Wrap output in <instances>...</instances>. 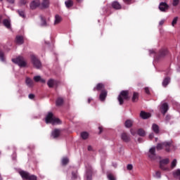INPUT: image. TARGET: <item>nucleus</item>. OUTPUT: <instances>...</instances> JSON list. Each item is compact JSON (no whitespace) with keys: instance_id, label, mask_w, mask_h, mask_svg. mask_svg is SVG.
<instances>
[{"instance_id":"nucleus-1","label":"nucleus","mask_w":180,"mask_h":180,"mask_svg":"<svg viewBox=\"0 0 180 180\" xmlns=\"http://www.w3.org/2000/svg\"><path fill=\"white\" fill-rule=\"evenodd\" d=\"M46 124L51 123V124H60V119L56 117L53 112H49L45 118Z\"/></svg>"},{"instance_id":"nucleus-2","label":"nucleus","mask_w":180,"mask_h":180,"mask_svg":"<svg viewBox=\"0 0 180 180\" xmlns=\"http://www.w3.org/2000/svg\"><path fill=\"white\" fill-rule=\"evenodd\" d=\"M172 146V141H169L168 142H164L162 143H158L156 146V149L160 151V150H162V148H165L166 151H169L170 147Z\"/></svg>"},{"instance_id":"nucleus-3","label":"nucleus","mask_w":180,"mask_h":180,"mask_svg":"<svg viewBox=\"0 0 180 180\" xmlns=\"http://www.w3.org/2000/svg\"><path fill=\"white\" fill-rule=\"evenodd\" d=\"M129 99V91H122L120 94L117 100L120 102V105H123L124 103V101H127Z\"/></svg>"},{"instance_id":"nucleus-4","label":"nucleus","mask_w":180,"mask_h":180,"mask_svg":"<svg viewBox=\"0 0 180 180\" xmlns=\"http://www.w3.org/2000/svg\"><path fill=\"white\" fill-rule=\"evenodd\" d=\"M19 174L22 176V179L37 180V177L36 176L30 175L27 172L20 171Z\"/></svg>"},{"instance_id":"nucleus-5","label":"nucleus","mask_w":180,"mask_h":180,"mask_svg":"<svg viewBox=\"0 0 180 180\" xmlns=\"http://www.w3.org/2000/svg\"><path fill=\"white\" fill-rule=\"evenodd\" d=\"M169 164V159L165 158L162 159L160 161V169H162V171H169V167H168L167 165Z\"/></svg>"},{"instance_id":"nucleus-6","label":"nucleus","mask_w":180,"mask_h":180,"mask_svg":"<svg viewBox=\"0 0 180 180\" xmlns=\"http://www.w3.org/2000/svg\"><path fill=\"white\" fill-rule=\"evenodd\" d=\"M31 61L34 67V68H37V70H39V68H41V62L34 55H31Z\"/></svg>"},{"instance_id":"nucleus-7","label":"nucleus","mask_w":180,"mask_h":180,"mask_svg":"<svg viewBox=\"0 0 180 180\" xmlns=\"http://www.w3.org/2000/svg\"><path fill=\"white\" fill-rule=\"evenodd\" d=\"M13 63L18 64L19 67H26V61L23 57H18L17 58L12 59Z\"/></svg>"},{"instance_id":"nucleus-8","label":"nucleus","mask_w":180,"mask_h":180,"mask_svg":"<svg viewBox=\"0 0 180 180\" xmlns=\"http://www.w3.org/2000/svg\"><path fill=\"white\" fill-rule=\"evenodd\" d=\"M160 110L162 113L165 115V113L168 112V103H162L160 107Z\"/></svg>"},{"instance_id":"nucleus-9","label":"nucleus","mask_w":180,"mask_h":180,"mask_svg":"<svg viewBox=\"0 0 180 180\" xmlns=\"http://www.w3.org/2000/svg\"><path fill=\"white\" fill-rule=\"evenodd\" d=\"M40 5H41L40 0H34L30 3V9H36V8H38Z\"/></svg>"},{"instance_id":"nucleus-10","label":"nucleus","mask_w":180,"mask_h":180,"mask_svg":"<svg viewBox=\"0 0 180 180\" xmlns=\"http://www.w3.org/2000/svg\"><path fill=\"white\" fill-rule=\"evenodd\" d=\"M86 179L92 180V167H89L86 170Z\"/></svg>"},{"instance_id":"nucleus-11","label":"nucleus","mask_w":180,"mask_h":180,"mask_svg":"<svg viewBox=\"0 0 180 180\" xmlns=\"http://www.w3.org/2000/svg\"><path fill=\"white\" fill-rule=\"evenodd\" d=\"M168 8H169V6L165 2H162L159 5V9L161 12H166L168 11Z\"/></svg>"},{"instance_id":"nucleus-12","label":"nucleus","mask_w":180,"mask_h":180,"mask_svg":"<svg viewBox=\"0 0 180 180\" xmlns=\"http://www.w3.org/2000/svg\"><path fill=\"white\" fill-rule=\"evenodd\" d=\"M155 147H152L149 150L148 157L151 160H155Z\"/></svg>"},{"instance_id":"nucleus-13","label":"nucleus","mask_w":180,"mask_h":180,"mask_svg":"<svg viewBox=\"0 0 180 180\" xmlns=\"http://www.w3.org/2000/svg\"><path fill=\"white\" fill-rule=\"evenodd\" d=\"M120 137L122 141H124L125 143L130 141V136L126 132H122Z\"/></svg>"},{"instance_id":"nucleus-14","label":"nucleus","mask_w":180,"mask_h":180,"mask_svg":"<svg viewBox=\"0 0 180 180\" xmlns=\"http://www.w3.org/2000/svg\"><path fill=\"white\" fill-rule=\"evenodd\" d=\"M61 131L60 129H54L51 133V137L57 139L60 136Z\"/></svg>"},{"instance_id":"nucleus-15","label":"nucleus","mask_w":180,"mask_h":180,"mask_svg":"<svg viewBox=\"0 0 180 180\" xmlns=\"http://www.w3.org/2000/svg\"><path fill=\"white\" fill-rule=\"evenodd\" d=\"M140 116L142 119H148V117H151V114L150 112L141 111L140 113Z\"/></svg>"},{"instance_id":"nucleus-16","label":"nucleus","mask_w":180,"mask_h":180,"mask_svg":"<svg viewBox=\"0 0 180 180\" xmlns=\"http://www.w3.org/2000/svg\"><path fill=\"white\" fill-rule=\"evenodd\" d=\"M106 96H108V91L105 90H103L100 94V101H103L106 99Z\"/></svg>"},{"instance_id":"nucleus-17","label":"nucleus","mask_w":180,"mask_h":180,"mask_svg":"<svg viewBox=\"0 0 180 180\" xmlns=\"http://www.w3.org/2000/svg\"><path fill=\"white\" fill-rule=\"evenodd\" d=\"M63 20V18L60 16L59 15H55V20H54V25H59V23H61V21Z\"/></svg>"},{"instance_id":"nucleus-18","label":"nucleus","mask_w":180,"mask_h":180,"mask_svg":"<svg viewBox=\"0 0 180 180\" xmlns=\"http://www.w3.org/2000/svg\"><path fill=\"white\" fill-rule=\"evenodd\" d=\"M3 25L5 26L7 29H11V20L9 19H4L3 20Z\"/></svg>"},{"instance_id":"nucleus-19","label":"nucleus","mask_w":180,"mask_h":180,"mask_svg":"<svg viewBox=\"0 0 180 180\" xmlns=\"http://www.w3.org/2000/svg\"><path fill=\"white\" fill-rule=\"evenodd\" d=\"M152 130L153 131H154V133H155L156 134H158V133H160V127H158L157 124H153L152 125Z\"/></svg>"},{"instance_id":"nucleus-20","label":"nucleus","mask_w":180,"mask_h":180,"mask_svg":"<svg viewBox=\"0 0 180 180\" xmlns=\"http://www.w3.org/2000/svg\"><path fill=\"white\" fill-rule=\"evenodd\" d=\"M57 84V82L53 79H51L48 81L47 85L49 86V88H53L56 84Z\"/></svg>"},{"instance_id":"nucleus-21","label":"nucleus","mask_w":180,"mask_h":180,"mask_svg":"<svg viewBox=\"0 0 180 180\" xmlns=\"http://www.w3.org/2000/svg\"><path fill=\"white\" fill-rule=\"evenodd\" d=\"M17 44H23V37L18 35L15 39Z\"/></svg>"},{"instance_id":"nucleus-22","label":"nucleus","mask_w":180,"mask_h":180,"mask_svg":"<svg viewBox=\"0 0 180 180\" xmlns=\"http://www.w3.org/2000/svg\"><path fill=\"white\" fill-rule=\"evenodd\" d=\"M105 88V86L102 83H99L94 88V91H102Z\"/></svg>"},{"instance_id":"nucleus-23","label":"nucleus","mask_w":180,"mask_h":180,"mask_svg":"<svg viewBox=\"0 0 180 180\" xmlns=\"http://www.w3.org/2000/svg\"><path fill=\"white\" fill-rule=\"evenodd\" d=\"M169 82H171V78H169V77L165 78L162 82V86H164L165 88L167 86V85H168V84H169Z\"/></svg>"},{"instance_id":"nucleus-24","label":"nucleus","mask_w":180,"mask_h":180,"mask_svg":"<svg viewBox=\"0 0 180 180\" xmlns=\"http://www.w3.org/2000/svg\"><path fill=\"white\" fill-rule=\"evenodd\" d=\"M49 5H50V1L49 0H42V2L41 3L42 8H49Z\"/></svg>"},{"instance_id":"nucleus-25","label":"nucleus","mask_w":180,"mask_h":180,"mask_svg":"<svg viewBox=\"0 0 180 180\" xmlns=\"http://www.w3.org/2000/svg\"><path fill=\"white\" fill-rule=\"evenodd\" d=\"M25 84L27 85V86L32 87L33 86V80L29 77H27L25 79Z\"/></svg>"},{"instance_id":"nucleus-26","label":"nucleus","mask_w":180,"mask_h":180,"mask_svg":"<svg viewBox=\"0 0 180 180\" xmlns=\"http://www.w3.org/2000/svg\"><path fill=\"white\" fill-rule=\"evenodd\" d=\"M112 8H114V9H121L122 8V6H120V4H119V2L117 1H114L112 4Z\"/></svg>"},{"instance_id":"nucleus-27","label":"nucleus","mask_w":180,"mask_h":180,"mask_svg":"<svg viewBox=\"0 0 180 180\" xmlns=\"http://www.w3.org/2000/svg\"><path fill=\"white\" fill-rule=\"evenodd\" d=\"M176 164H178V161L176 159H174L170 164V167H169V169H174V168L176 167Z\"/></svg>"},{"instance_id":"nucleus-28","label":"nucleus","mask_w":180,"mask_h":180,"mask_svg":"<svg viewBox=\"0 0 180 180\" xmlns=\"http://www.w3.org/2000/svg\"><path fill=\"white\" fill-rule=\"evenodd\" d=\"M34 81H35V82H39V81H40V82H42L43 84L46 82V80H44V79H41V77L40 76L34 77Z\"/></svg>"},{"instance_id":"nucleus-29","label":"nucleus","mask_w":180,"mask_h":180,"mask_svg":"<svg viewBox=\"0 0 180 180\" xmlns=\"http://www.w3.org/2000/svg\"><path fill=\"white\" fill-rule=\"evenodd\" d=\"M81 137L83 139V140H86V139L89 137V134L86 131H83L81 133Z\"/></svg>"},{"instance_id":"nucleus-30","label":"nucleus","mask_w":180,"mask_h":180,"mask_svg":"<svg viewBox=\"0 0 180 180\" xmlns=\"http://www.w3.org/2000/svg\"><path fill=\"white\" fill-rule=\"evenodd\" d=\"M174 178H178L180 180V169H176L173 172Z\"/></svg>"},{"instance_id":"nucleus-31","label":"nucleus","mask_w":180,"mask_h":180,"mask_svg":"<svg viewBox=\"0 0 180 180\" xmlns=\"http://www.w3.org/2000/svg\"><path fill=\"white\" fill-rule=\"evenodd\" d=\"M66 8H71L74 5L72 0H68L65 2Z\"/></svg>"},{"instance_id":"nucleus-32","label":"nucleus","mask_w":180,"mask_h":180,"mask_svg":"<svg viewBox=\"0 0 180 180\" xmlns=\"http://www.w3.org/2000/svg\"><path fill=\"white\" fill-rule=\"evenodd\" d=\"M131 126H133V120H127L125 122V127H131Z\"/></svg>"},{"instance_id":"nucleus-33","label":"nucleus","mask_w":180,"mask_h":180,"mask_svg":"<svg viewBox=\"0 0 180 180\" xmlns=\"http://www.w3.org/2000/svg\"><path fill=\"white\" fill-rule=\"evenodd\" d=\"M63 103H64V100H63L62 98H58L56 100V106H61V105H63Z\"/></svg>"},{"instance_id":"nucleus-34","label":"nucleus","mask_w":180,"mask_h":180,"mask_svg":"<svg viewBox=\"0 0 180 180\" xmlns=\"http://www.w3.org/2000/svg\"><path fill=\"white\" fill-rule=\"evenodd\" d=\"M138 100H139V94L134 92L132 97V101L137 102Z\"/></svg>"},{"instance_id":"nucleus-35","label":"nucleus","mask_w":180,"mask_h":180,"mask_svg":"<svg viewBox=\"0 0 180 180\" xmlns=\"http://www.w3.org/2000/svg\"><path fill=\"white\" fill-rule=\"evenodd\" d=\"M138 134L139 136H141L142 137H143V136H146V131H144V129H140L138 131Z\"/></svg>"},{"instance_id":"nucleus-36","label":"nucleus","mask_w":180,"mask_h":180,"mask_svg":"<svg viewBox=\"0 0 180 180\" xmlns=\"http://www.w3.org/2000/svg\"><path fill=\"white\" fill-rule=\"evenodd\" d=\"M41 25L42 26H47L48 25L47 22H46V19L43 17H41Z\"/></svg>"},{"instance_id":"nucleus-37","label":"nucleus","mask_w":180,"mask_h":180,"mask_svg":"<svg viewBox=\"0 0 180 180\" xmlns=\"http://www.w3.org/2000/svg\"><path fill=\"white\" fill-rule=\"evenodd\" d=\"M0 60L1 61H3V62L5 61V56L2 51H0Z\"/></svg>"},{"instance_id":"nucleus-38","label":"nucleus","mask_w":180,"mask_h":180,"mask_svg":"<svg viewBox=\"0 0 180 180\" xmlns=\"http://www.w3.org/2000/svg\"><path fill=\"white\" fill-rule=\"evenodd\" d=\"M68 158H64L63 160H62V164L63 165H67V164H68Z\"/></svg>"},{"instance_id":"nucleus-39","label":"nucleus","mask_w":180,"mask_h":180,"mask_svg":"<svg viewBox=\"0 0 180 180\" xmlns=\"http://www.w3.org/2000/svg\"><path fill=\"white\" fill-rule=\"evenodd\" d=\"M177 22H178V17H175L172 22V26L173 27L175 26Z\"/></svg>"},{"instance_id":"nucleus-40","label":"nucleus","mask_w":180,"mask_h":180,"mask_svg":"<svg viewBox=\"0 0 180 180\" xmlns=\"http://www.w3.org/2000/svg\"><path fill=\"white\" fill-rule=\"evenodd\" d=\"M18 15L21 16V18H26V15L25 14V11H18Z\"/></svg>"},{"instance_id":"nucleus-41","label":"nucleus","mask_w":180,"mask_h":180,"mask_svg":"<svg viewBox=\"0 0 180 180\" xmlns=\"http://www.w3.org/2000/svg\"><path fill=\"white\" fill-rule=\"evenodd\" d=\"M108 179L109 180H116V178H115V176H113L112 174H108Z\"/></svg>"},{"instance_id":"nucleus-42","label":"nucleus","mask_w":180,"mask_h":180,"mask_svg":"<svg viewBox=\"0 0 180 180\" xmlns=\"http://www.w3.org/2000/svg\"><path fill=\"white\" fill-rule=\"evenodd\" d=\"M77 171L72 172V179H77Z\"/></svg>"},{"instance_id":"nucleus-43","label":"nucleus","mask_w":180,"mask_h":180,"mask_svg":"<svg viewBox=\"0 0 180 180\" xmlns=\"http://www.w3.org/2000/svg\"><path fill=\"white\" fill-rule=\"evenodd\" d=\"M154 177H155V178H158V179L161 178V172H155V174L154 175Z\"/></svg>"},{"instance_id":"nucleus-44","label":"nucleus","mask_w":180,"mask_h":180,"mask_svg":"<svg viewBox=\"0 0 180 180\" xmlns=\"http://www.w3.org/2000/svg\"><path fill=\"white\" fill-rule=\"evenodd\" d=\"M178 4H179V0H173V3H172L173 6H178Z\"/></svg>"},{"instance_id":"nucleus-45","label":"nucleus","mask_w":180,"mask_h":180,"mask_svg":"<svg viewBox=\"0 0 180 180\" xmlns=\"http://www.w3.org/2000/svg\"><path fill=\"white\" fill-rule=\"evenodd\" d=\"M127 168L129 171H131L133 169V165H128Z\"/></svg>"},{"instance_id":"nucleus-46","label":"nucleus","mask_w":180,"mask_h":180,"mask_svg":"<svg viewBox=\"0 0 180 180\" xmlns=\"http://www.w3.org/2000/svg\"><path fill=\"white\" fill-rule=\"evenodd\" d=\"M171 120V116L170 115H167L165 117L166 122H169Z\"/></svg>"},{"instance_id":"nucleus-47","label":"nucleus","mask_w":180,"mask_h":180,"mask_svg":"<svg viewBox=\"0 0 180 180\" xmlns=\"http://www.w3.org/2000/svg\"><path fill=\"white\" fill-rule=\"evenodd\" d=\"M164 23H165V20H162L160 21L159 25H160V26H162V25H164Z\"/></svg>"},{"instance_id":"nucleus-48","label":"nucleus","mask_w":180,"mask_h":180,"mask_svg":"<svg viewBox=\"0 0 180 180\" xmlns=\"http://www.w3.org/2000/svg\"><path fill=\"white\" fill-rule=\"evenodd\" d=\"M145 92H146V94H150V89H148V87H146L145 88Z\"/></svg>"},{"instance_id":"nucleus-49","label":"nucleus","mask_w":180,"mask_h":180,"mask_svg":"<svg viewBox=\"0 0 180 180\" xmlns=\"http://www.w3.org/2000/svg\"><path fill=\"white\" fill-rule=\"evenodd\" d=\"M123 1L124 2V4H131V0H123Z\"/></svg>"},{"instance_id":"nucleus-50","label":"nucleus","mask_w":180,"mask_h":180,"mask_svg":"<svg viewBox=\"0 0 180 180\" xmlns=\"http://www.w3.org/2000/svg\"><path fill=\"white\" fill-rule=\"evenodd\" d=\"M165 54H167V51H162V52L160 53V56H165Z\"/></svg>"},{"instance_id":"nucleus-51","label":"nucleus","mask_w":180,"mask_h":180,"mask_svg":"<svg viewBox=\"0 0 180 180\" xmlns=\"http://www.w3.org/2000/svg\"><path fill=\"white\" fill-rule=\"evenodd\" d=\"M150 54H155V51L154 50H149Z\"/></svg>"},{"instance_id":"nucleus-52","label":"nucleus","mask_w":180,"mask_h":180,"mask_svg":"<svg viewBox=\"0 0 180 180\" xmlns=\"http://www.w3.org/2000/svg\"><path fill=\"white\" fill-rule=\"evenodd\" d=\"M29 98H30V99H33L34 98V94H30Z\"/></svg>"},{"instance_id":"nucleus-53","label":"nucleus","mask_w":180,"mask_h":180,"mask_svg":"<svg viewBox=\"0 0 180 180\" xmlns=\"http://www.w3.org/2000/svg\"><path fill=\"white\" fill-rule=\"evenodd\" d=\"M87 150H88L89 151H92V146H89L88 148H87Z\"/></svg>"},{"instance_id":"nucleus-54","label":"nucleus","mask_w":180,"mask_h":180,"mask_svg":"<svg viewBox=\"0 0 180 180\" xmlns=\"http://www.w3.org/2000/svg\"><path fill=\"white\" fill-rule=\"evenodd\" d=\"M98 130H100L99 133H102V130H103V128L102 127H99Z\"/></svg>"},{"instance_id":"nucleus-55","label":"nucleus","mask_w":180,"mask_h":180,"mask_svg":"<svg viewBox=\"0 0 180 180\" xmlns=\"http://www.w3.org/2000/svg\"><path fill=\"white\" fill-rule=\"evenodd\" d=\"M8 2H9V4H14V2H15V0H7Z\"/></svg>"},{"instance_id":"nucleus-56","label":"nucleus","mask_w":180,"mask_h":180,"mask_svg":"<svg viewBox=\"0 0 180 180\" xmlns=\"http://www.w3.org/2000/svg\"><path fill=\"white\" fill-rule=\"evenodd\" d=\"M149 138H150V139H153V138H154V134H150L149 135Z\"/></svg>"},{"instance_id":"nucleus-57","label":"nucleus","mask_w":180,"mask_h":180,"mask_svg":"<svg viewBox=\"0 0 180 180\" xmlns=\"http://www.w3.org/2000/svg\"><path fill=\"white\" fill-rule=\"evenodd\" d=\"M131 134L134 136V134H136V133H134V131H133V129H131Z\"/></svg>"},{"instance_id":"nucleus-58","label":"nucleus","mask_w":180,"mask_h":180,"mask_svg":"<svg viewBox=\"0 0 180 180\" xmlns=\"http://www.w3.org/2000/svg\"><path fill=\"white\" fill-rule=\"evenodd\" d=\"M0 23H2V15H0Z\"/></svg>"},{"instance_id":"nucleus-59","label":"nucleus","mask_w":180,"mask_h":180,"mask_svg":"<svg viewBox=\"0 0 180 180\" xmlns=\"http://www.w3.org/2000/svg\"><path fill=\"white\" fill-rule=\"evenodd\" d=\"M91 101H92V98H89V99H88V103H91Z\"/></svg>"},{"instance_id":"nucleus-60","label":"nucleus","mask_w":180,"mask_h":180,"mask_svg":"<svg viewBox=\"0 0 180 180\" xmlns=\"http://www.w3.org/2000/svg\"><path fill=\"white\" fill-rule=\"evenodd\" d=\"M77 2H78L79 4H80V2H82V0H77Z\"/></svg>"},{"instance_id":"nucleus-61","label":"nucleus","mask_w":180,"mask_h":180,"mask_svg":"<svg viewBox=\"0 0 180 180\" xmlns=\"http://www.w3.org/2000/svg\"><path fill=\"white\" fill-rule=\"evenodd\" d=\"M139 143H141V139H138Z\"/></svg>"},{"instance_id":"nucleus-62","label":"nucleus","mask_w":180,"mask_h":180,"mask_svg":"<svg viewBox=\"0 0 180 180\" xmlns=\"http://www.w3.org/2000/svg\"><path fill=\"white\" fill-rule=\"evenodd\" d=\"M21 2H22V4H25V0H22Z\"/></svg>"},{"instance_id":"nucleus-63","label":"nucleus","mask_w":180,"mask_h":180,"mask_svg":"<svg viewBox=\"0 0 180 180\" xmlns=\"http://www.w3.org/2000/svg\"><path fill=\"white\" fill-rule=\"evenodd\" d=\"M0 180H2V177L1 176V174H0Z\"/></svg>"},{"instance_id":"nucleus-64","label":"nucleus","mask_w":180,"mask_h":180,"mask_svg":"<svg viewBox=\"0 0 180 180\" xmlns=\"http://www.w3.org/2000/svg\"><path fill=\"white\" fill-rule=\"evenodd\" d=\"M157 140H158V139L156 138V139H155V141H157Z\"/></svg>"}]
</instances>
